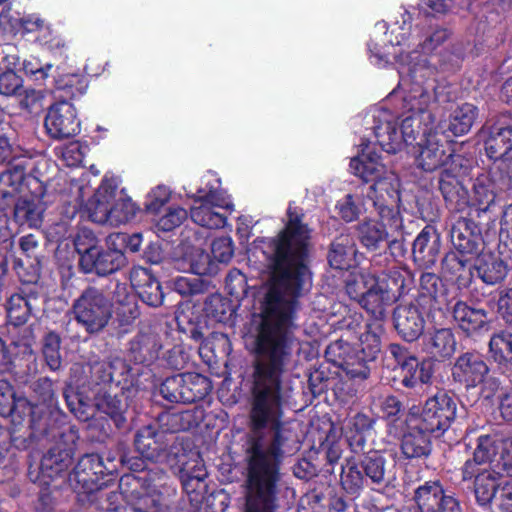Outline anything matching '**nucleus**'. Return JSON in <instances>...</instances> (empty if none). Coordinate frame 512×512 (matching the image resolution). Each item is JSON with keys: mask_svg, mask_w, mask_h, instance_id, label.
<instances>
[{"mask_svg": "<svg viewBox=\"0 0 512 512\" xmlns=\"http://www.w3.org/2000/svg\"><path fill=\"white\" fill-rule=\"evenodd\" d=\"M432 438L434 435L412 420L401 439L400 448L403 456L406 459L428 458L432 452Z\"/></svg>", "mask_w": 512, "mask_h": 512, "instance_id": "29", "label": "nucleus"}, {"mask_svg": "<svg viewBox=\"0 0 512 512\" xmlns=\"http://www.w3.org/2000/svg\"><path fill=\"white\" fill-rule=\"evenodd\" d=\"M452 316L458 328L468 337L479 335L490 329L489 312L467 302L458 300L452 308Z\"/></svg>", "mask_w": 512, "mask_h": 512, "instance_id": "23", "label": "nucleus"}, {"mask_svg": "<svg viewBox=\"0 0 512 512\" xmlns=\"http://www.w3.org/2000/svg\"><path fill=\"white\" fill-rule=\"evenodd\" d=\"M97 453L84 454L73 469L75 488L85 494H92L112 484L117 477V465L114 458L107 459Z\"/></svg>", "mask_w": 512, "mask_h": 512, "instance_id": "12", "label": "nucleus"}, {"mask_svg": "<svg viewBox=\"0 0 512 512\" xmlns=\"http://www.w3.org/2000/svg\"><path fill=\"white\" fill-rule=\"evenodd\" d=\"M490 368L482 354L477 351L461 353L455 360L451 374L454 382L466 389L481 386V393L490 398L498 389L499 383L490 377Z\"/></svg>", "mask_w": 512, "mask_h": 512, "instance_id": "10", "label": "nucleus"}, {"mask_svg": "<svg viewBox=\"0 0 512 512\" xmlns=\"http://www.w3.org/2000/svg\"><path fill=\"white\" fill-rule=\"evenodd\" d=\"M52 68V64L42 63L38 58L32 56L29 59H25L22 63L24 73L38 84L44 83Z\"/></svg>", "mask_w": 512, "mask_h": 512, "instance_id": "61", "label": "nucleus"}, {"mask_svg": "<svg viewBox=\"0 0 512 512\" xmlns=\"http://www.w3.org/2000/svg\"><path fill=\"white\" fill-rule=\"evenodd\" d=\"M171 198L170 190L165 186H158L153 189L145 201V211L149 214L157 215Z\"/></svg>", "mask_w": 512, "mask_h": 512, "instance_id": "63", "label": "nucleus"}, {"mask_svg": "<svg viewBox=\"0 0 512 512\" xmlns=\"http://www.w3.org/2000/svg\"><path fill=\"white\" fill-rule=\"evenodd\" d=\"M113 300L103 286L89 284L72 301L69 315L88 335L102 333L113 317Z\"/></svg>", "mask_w": 512, "mask_h": 512, "instance_id": "5", "label": "nucleus"}, {"mask_svg": "<svg viewBox=\"0 0 512 512\" xmlns=\"http://www.w3.org/2000/svg\"><path fill=\"white\" fill-rule=\"evenodd\" d=\"M120 306L116 310V317L114 319L115 329L118 336H123L129 333L135 321L140 316V310L136 303L118 300Z\"/></svg>", "mask_w": 512, "mask_h": 512, "instance_id": "53", "label": "nucleus"}, {"mask_svg": "<svg viewBox=\"0 0 512 512\" xmlns=\"http://www.w3.org/2000/svg\"><path fill=\"white\" fill-rule=\"evenodd\" d=\"M0 416L10 419V442L18 450L34 448L53 432L50 413L27 397L18 396L6 379H0Z\"/></svg>", "mask_w": 512, "mask_h": 512, "instance_id": "3", "label": "nucleus"}, {"mask_svg": "<svg viewBox=\"0 0 512 512\" xmlns=\"http://www.w3.org/2000/svg\"><path fill=\"white\" fill-rule=\"evenodd\" d=\"M367 199L382 220H387L391 230L403 229V218L398 209L401 201L400 180L393 172H388L373 182L366 192Z\"/></svg>", "mask_w": 512, "mask_h": 512, "instance_id": "9", "label": "nucleus"}, {"mask_svg": "<svg viewBox=\"0 0 512 512\" xmlns=\"http://www.w3.org/2000/svg\"><path fill=\"white\" fill-rule=\"evenodd\" d=\"M44 127L51 138L63 140L79 134L81 123L72 103L58 101L48 109L44 119Z\"/></svg>", "mask_w": 512, "mask_h": 512, "instance_id": "15", "label": "nucleus"}, {"mask_svg": "<svg viewBox=\"0 0 512 512\" xmlns=\"http://www.w3.org/2000/svg\"><path fill=\"white\" fill-rule=\"evenodd\" d=\"M199 206H194L190 210L191 220L202 227L208 229H220L223 228L227 223L225 215L216 212L212 207L200 202Z\"/></svg>", "mask_w": 512, "mask_h": 512, "instance_id": "52", "label": "nucleus"}, {"mask_svg": "<svg viewBox=\"0 0 512 512\" xmlns=\"http://www.w3.org/2000/svg\"><path fill=\"white\" fill-rule=\"evenodd\" d=\"M498 175L497 169L494 167V164H492L487 171L480 173L474 180V198L479 207L471 209L470 211L476 213L477 218H486L492 220V222L495 221V219H493L492 205L496 197L504 193V190L498 187Z\"/></svg>", "mask_w": 512, "mask_h": 512, "instance_id": "17", "label": "nucleus"}, {"mask_svg": "<svg viewBox=\"0 0 512 512\" xmlns=\"http://www.w3.org/2000/svg\"><path fill=\"white\" fill-rule=\"evenodd\" d=\"M124 392L121 394L112 395L110 392L104 391L98 393L95 397V407L100 413L109 417L117 429H122L127 423V412L129 404L124 397Z\"/></svg>", "mask_w": 512, "mask_h": 512, "instance_id": "34", "label": "nucleus"}, {"mask_svg": "<svg viewBox=\"0 0 512 512\" xmlns=\"http://www.w3.org/2000/svg\"><path fill=\"white\" fill-rule=\"evenodd\" d=\"M92 378L96 384H112L122 391H130L139 385L134 380L131 366L123 359L115 358L111 361H101L91 367Z\"/></svg>", "mask_w": 512, "mask_h": 512, "instance_id": "18", "label": "nucleus"}, {"mask_svg": "<svg viewBox=\"0 0 512 512\" xmlns=\"http://www.w3.org/2000/svg\"><path fill=\"white\" fill-rule=\"evenodd\" d=\"M19 60L17 55L4 57L7 69L0 73V94L3 96H22L23 78L14 71L20 64Z\"/></svg>", "mask_w": 512, "mask_h": 512, "instance_id": "48", "label": "nucleus"}, {"mask_svg": "<svg viewBox=\"0 0 512 512\" xmlns=\"http://www.w3.org/2000/svg\"><path fill=\"white\" fill-rule=\"evenodd\" d=\"M377 282L384 291L387 300L394 304L410 290V279L405 272L391 269L376 275Z\"/></svg>", "mask_w": 512, "mask_h": 512, "instance_id": "41", "label": "nucleus"}, {"mask_svg": "<svg viewBox=\"0 0 512 512\" xmlns=\"http://www.w3.org/2000/svg\"><path fill=\"white\" fill-rule=\"evenodd\" d=\"M470 257L449 251L442 260V271L458 289H468L474 279L473 265H470Z\"/></svg>", "mask_w": 512, "mask_h": 512, "instance_id": "32", "label": "nucleus"}, {"mask_svg": "<svg viewBox=\"0 0 512 512\" xmlns=\"http://www.w3.org/2000/svg\"><path fill=\"white\" fill-rule=\"evenodd\" d=\"M136 451L145 459L158 461L167 450L164 435L153 425L138 429L134 435Z\"/></svg>", "mask_w": 512, "mask_h": 512, "instance_id": "31", "label": "nucleus"}, {"mask_svg": "<svg viewBox=\"0 0 512 512\" xmlns=\"http://www.w3.org/2000/svg\"><path fill=\"white\" fill-rule=\"evenodd\" d=\"M438 188L449 208L457 209L461 203H465L467 190L460 177L451 169H443L440 172Z\"/></svg>", "mask_w": 512, "mask_h": 512, "instance_id": "37", "label": "nucleus"}, {"mask_svg": "<svg viewBox=\"0 0 512 512\" xmlns=\"http://www.w3.org/2000/svg\"><path fill=\"white\" fill-rule=\"evenodd\" d=\"M39 293L36 288H20L18 293L12 294L6 303V312L9 323L15 327L26 324L34 315L35 303Z\"/></svg>", "mask_w": 512, "mask_h": 512, "instance_id": "28", "label": "nucleus"}, {"mask_svg": "<svg viewBox=\"0 0 512 512\" xmlns=\"http://www.w3.org/2000/svg\"><path fill=\"white\" fill-rule=\"evenodd\" d=\"M485 134L484 149L487 157L494 163L507 160L505 157L512 151V125L499 121L483 128Z\"/></svg>", "mask_w": 512, "mask_h": 512, "instance_id": "24", "label": "nucleus"}, {"mask_svg": "<svg viewBox=\"0 0 512 512\" xmlns=\"http://www.w3.org/2000/svg\"><path fill=\"white\" fill-rule=\"evenodd\" d=\"M427 310H429L428 307L415 300L399 304L394 308V328L404 341L412 343L423 335Z\"/></svg>", "mask_w": 512, "mask_h": 512, "instance_id": "16", "label": "nucleus"}, {"mask_svg": "<svg viewBox=\"0 0 512 512\" xmlns=\"http://www.w3.org/2000/svg\"><path fill=\"white\" fill-rule=\"evenodd\" d=\"M26 176L25 167L21 163H8V168L0 175V184L19 193Z\"/></svg>", "mask_w": 512, "mask_h": 512, "instance_id": "60", "label": "nucleus"}, {"mask_svg": "<svg viewBox=\"0 0 512 512\" xmlns=\"http://www.w3.org/2000/svg\"><path fill=\"white\" fill-rule=\"evenodd\" d=\"M30 388L33 396L38 401V403L34 404L40 405L46 409L50 413L51 423H56V421L52 419V413L49 410L50 407L56 404V394L53 381L48 377H40L31 384Z\"/></svg>", "mask_w": 512, "mask_h": 512, "instance_id": "54", "label": "nucleus"}, {"mask_svg": "<svg viewBox=\"0 0 512 512\" xmlns=\"http://www.w3.org/2000/svg\"><path fill=\"white\" fill-rule=\"evenodd\" d=\"M170 287L179 295L188 297L208 291L210 281L200 277L177 276L171 280Z\"/></svg>", "mask_w": 512, "mask_h": 512, "instance_id": "55", "label": "nucleus"}, {"mask_svg": "<svg viewBox=\"0 0 512 512\" xmlns=\"http://www.w3.org/2000/svg\"><path fill=\"white\" fill-rule=\"evenodd\" d=\"M378 418L357 412L346 419L343 436L351 453H360L369 448L368 439L375 434Z\"/></svg>", "mask_w": 512, "mask_h": 512, "instance_id": "20", "label": "nucleus"}, {"mask_svg": "<svg viewBox=\"0 0 512 512\" xmlns=\"http://www.w3.org/2000/svg\"><path fill=\"white\" fill-rule=\"evenodd\" d=\"M497 314L501 321L512 329V287H506L499 291Z\"/></svg>", "mask_w": 512, "mask_h": 512, "instance_id": "64", "label": "nucleus"}, {"mask_svg": "<svg viewBox=\"0 0 512 512\" xmlns=\"http://www.w3.org/2000/svg\"><path fill=\"white\" fill-rule=\"evenodd\" d=\"M156 420L162 435L164 433L188 431L198 425V420L193 410L179 412L165 410L158 414Z\"/></svg>", "mask_w": 512, "mask_h": 512, "instance_id": "40", "label": "nucleus"}, {"mask_svg": "<svg viewBox=\"0 0 512 512\" xmlns=\"http://www.w3.org/2000/svg\"><path fill=\"white\" fill-rule=\"evenodd\" d=\"M434 363L430 359H418L413 364L406 366L402 373L390 378V385L396 390L406 388L415 390L423 385L432 383L434 375Z\"/></svg>", "mask_w": 512, "mask_h": 512, "instance_id": "26", "label": "nucleus"}, {"mask_svg": "<svg viewBox=\"0 0 512 512\" xmlns=\"http://www.w3.org/2000/svg\"><path fill=\"white\" fill-rule=\"evenodd\" d=\"M89 86V79L80 73L59 75L55 79V93L58 101H71L82 97Z\"/></svg>", "mask_w": 512, "mask_h": 512, "instance_id": "38", "label": "nucleus"}, {"mask_svg": "<svg viewBox=\"0 0 512 512\" xmlns=\"http://www.w3.org/2000/svg\"><path fill=\"white\" fill-rule=\"evenodd\" d=\"M136 292L141 301L148 306L159 307L163 304L165 295L162 285L147 269L141 271Z\"/></svg>", "mask_w": 512, "mask_h": 512, "instance_id": "46", "label": "nucleus"}, {"mask_svg": "<svg viewBox=\"0 0 512 512\" xmlns=\"http://www.w3.org/2000/svg\"><path fill=\"white\" fill-rule=\"evenodd\" d=\"M51 424L53 432L42 439L58 437V441L43 454L39 466L40 475L49 480L55 479L69 469L79 440V430L75 425L58 427L56 423Z\"/></svg>", "mask_w": 512, "mask_h": 512, "instance_id": "7", "label": "nucleus"}, {"mask_svg": "<svg viewBox=\"0 0 512 512\" xmlns=\"http://www.w3.org/2000/svg\"><path fill=\"white\" fill-rule=\"evenodd\" d=\"M456 415L455 397L448 391L440 389L426 399L421 412L412 420L434 435V438H440L451 427Z\"/></svg>", "mask_w": 512, "mask_h": 512, "instance_id": "11", "label": "nucleus"}, {"mask_svg": "<svg viewBox=\"0 0 512 512\" xmlns=\"http://www.w3.org/2000/svg\"><path fill=\"white\" fill-rule=\"evenodd\" d=\"M473 268L478 278L486 285L494 286L501 284L507 277L510 266L499 253L483 252L475 255Z\"/></svg>", "mask_w": 512, "mask_h": 512, "instance_id": "25", "label": "nucleus"}, {"mask_svg": "<svg viewBox=\"0 0 512 512\" xmlns=\"http://www.w3.org/2000/svg\"><path fill=\"white\" fill-rule=\"evenodd\" d=\"M476 213L469 211L466 217H458L449 229L450 242L454 252L462 257L474 258L482 250L484 239L482 226H489L491 220L483 221Z\"/></svg>", "mask_w": 512, "mask_h": 512, "instance_id": "14", "label": "nucleus"}, {"mask_svg": "<svg viewBox=\"0 0 512 512\" xmlns=\"http://www.w3.org/2000/svg\"><path fill=\"white\" fill-rule=\"evenodd\" d=\"M385 220L364 219L355 228L359 243L368 251H377L385 247H391L397 239L394 233L400 234L401 230H391Z\"/></svg>", "mask_w": 512, "mask_h": 512, "instance_id": "21", "label": "nucleus"}, {"mask_svg": "<svg viewBox=\"0 0 512 512\" xmlns=\"http://www.w3.org/2000/svg\"><path fill=\"white\" fill-rule=\"evenodd\" d=\"M212 390L211 380L197 372L179 373L166 377L159 393L169 403L191 404L203 400Z\"/></svg>", "mask_w": 512, "mask_h": 512, "instance_id": "13", "label": "nucleus"}, {"mask_svg": "<svg viewBox=\"0 0 512 512\" xmlns=\"http://www.w3.org/2000/svg\"><path fill=\"white\" fill-rule=\"evenodd\" d=\"M502 434L498 432L480 433L476 438V447L473 454L485 464L496 460L501 447Z\"/></svg>", "mask_w": 512, "mask_h": 512, "instance_id": "51", "label": "nucleus"}, {"mask_svg": "<svg viewBox=\"0 0 512 512\" xmlns=\"http://www.w3.org/2000/svg\"><path fill=\"white\" fill-rule=\"evenodd\" d=\"M425 345L433 357L447 360L455 353L457 342L451 328H434L428 333Z\"/></svg>", "mask_w": 512, "mask_h": 512, "instance_id": "39", "label": "nucleus"}, {"mask_svg": "<svg viewBox=\"0 0 512 512\" xmlns=\"http://www.w3.org/2000/svg\"><path fill=\"white\" fill-rule=\"evenodd\" d=\"M419 293L413 299L431 310L438 303V297L444 293L442 279L431 272H424L420 276Z\"/></svg>", "mask_w": 512, "mask_h": 512, "instance_id": "43", "label": "nucleus"}, {"mask_svg": "<svg viewBox=\"0 0 512 512\" xmlns=\"http://www.w3.org/2000/svg\"><path fill=\"white\" fill-rule=\"evenodd\" d=\"M478 113L477 106L467 102L463 103L450 114L446 131L456 137L467 134L475 123Z\"/></svg>", "mask_w": 512, "mask_h": 512, "instance_id": "42", "label": "nucleus"}, {"mask_svg": "<svg viewBox=\"0 0 512 512\" xmlns=\"http://www.w3.org/2000/svg\"><path fill=\"white\" fill-rule=\"evenodd\" d=\"M426 72L428 70L423 67H414L409 69L406 77L401 78V83L408 85L409 89L403 97L402 109L405 113L400 132L396 122L388 119L386 112L374 116L376 144L388 154H396L405 145H413L418 138L422 141L435 128V117L427 109L431 96L423 80Z\"/></svg>", "mask_w": 512, "mask_h": 512, "instance_id": "1", "label": "nucleus"}, {"mask_svg": "<svg viewBox=\"0 0 512 512\" xmlns=\"http://www.w3.org/2000/svg\"><path fill=\"white\" fill-rule=\"evenodd\" d=\"M203 311L206 319L226 324L236 314V307L229 298L213 293L205 299Z\"/></svg>", "mask_w": 512, "mask_h": 512, "instance_id": "44", "label": "nucleus"}, {"mask_svg": "<svg viewBox=\"0 0 512 512\" xmlns=\"http://www.w3.org/2000/svg\"><path fill=\"white\" fill-rule=\"evenodd\" d=\"M488 347L494 362L499 366L512 368V332L503 329L494 333Z\"/></svg>", "mask_w": 512, "mask_h": 512, "instance_id": "47", "label": "nucleus"}, {"mask_svg": "<svg viewBox=\"0 0 512 512\" xmlns=\"http://www.w3.org/2000/svg\"><path fill=\"white\" fill-rule=\"evenodd\" d=\"M357 247L349 235L341 234L330 244L327 253L329 266L342 274L357 268L356 264Z\"/></svg>", "mask_w": 512, "mask_h": 512, "instance_id": "30", "label": "nucleus"}, {"mask_svg": "<svg viewBox=\"0 0 512 512\" xmlns=\"http://www.w3.org/2000/svg\"><path fill=\"white\" fill-rule=\"evenodd\" d=\"M344 289L350 299L360 303L366 291L376 278L375 274L363 271L357 267L342 274Z\"/></svg>", "mask_w": 512, "mask_h": 512, "instance_id": "45", "label": "nucleus"}, {"mask_svg": "<svg viewBox=\"0 0 512 512\" xmlns=\"http://www.w3.org/2000/svg\"><path fill=\"white\" fill-rule=\"evenodd\" d=\"M178 332L196 344L203 343L208 332V323L204 315L194 307H187L176 313Z\"/></svg>", "mask_w": 512, "mask_h": 512, "instance_id": "33", "label": "nucleus"}, {"mask_svg": "<svg viewBox=\"0 0 512 512\" xmlns=\"http://www.w3.org/2000/svg\"><path fill=\"white\" fill-rule=\"evenodd\" d=\"M63 397L69 411L80 421H88L93 416L91 407L72 388L64 389Z\"/></svg>", "mask_w": 512, "mask_h": 512, "instance_id": "59", "label": "nucleus"}, {"mask_svg": "<svg viewBox=\"0 0 512 512\" xmlns=\"http://www.w3.org/2000/svg\"><path fill=\"white\" fill-rule=\"evenodd\" d=\"M163 350L161 336L154 331H139L127 343V359L136 364L149 367L160 357Z\"/></svg>", "mask_w": 512, "mask_h": 512, "instance_id": "19", "label": "nucleus"}, {"mask_svg": "<svg viewBox=\"0 0 512 512\" xmlns=\"http://www.w3.org/2000/svg\"><path fill=\"white\" fill-rule=\"evenodd\" d=\"M188 217V212L178 205L169 206L165 213L156 221L158 231L170 232L179 227Z\"/></svg>", "mask_w": 512, "mask_h": 512, "instance_id": "58", "label": "nucleus"}, {"mask_svg": "<svg viewBox=\"0 0 512 512\" xmlns=\"http://www.w3.org/2000/svg\"><path fill=\"white\" fill-rule=\"evenodd\" d=\"M397 453L392 450L367 448L360 453H351L341 464L340 486L356 499L366 487L373 490L385 487L389 482L390 464Z\"/></svg>", "mask_w": 512, "mask_h": 512, "instance_id": "4", "label": "nucleus"}, {"mask_svg": "<svg viewBox=\"0 0 512 512\" xmlns=\"http://www.w3.org/2000/svg\"><path fill=\"white\" fill-rule=\"evenodd\" d=\"M420 147L416 157L417 166L426 172H433L440 168L450 155L446 154L443 144L432 133L417 142Z\"/></svg>", "mask_w": 512, "mask_h": 512, "instance_id": "35", "label": "nucleus"}, {"mask_svg": "<svg viewBox=\"0 0 512 512\" xmlns=\"http://www.w3.org/2000/svg\"><path fill=\"white\" fill-rule=\"evenodd\" d=\"M440 251L441 234L433 225L427 224L413 241V262L419 268H431L437 263Z\"/></svg>", "mask_w": 512, "mask_h": 512, "instance_id": "22", "label": "nucleus"}, {"mask_svg": "<svg viewBox=\"0 0 512 512\" xmlns=\"http://www.w3.org/2000/svg\"><path fill=\"white\" fill-rule=\"evenodd\" d=\"M195 202H204L210 207L222 208L226 210H232L234 205L230 197L220 188L210 187L199 188L194 196Z\"/></svg>", "mask_w": 512, "mask_h": 512, "instance_id": "56", "label": "nucleus"}, {"mask_svg": "<svg viewBox=\"0 0 512 512\" xmlns=\"http://www.w3.org/2000/svg\"><path fill=\"white\" fill-rule=\"evenodd\" d=\"M117 192V179L104 176L93 197L87 203L89 216L93 222L119 226L135 217L137 205L129 197L117 198Z\"/></svg>", "mask_w": 512, "mask_h": 512, "instance_id": "6", "label": "nucleus"}, {"mask_svg": "<svg viewBox=\"0 0 512 512\" xmlns=\"http://www.w3.org/2000/svg\"><path fill=\"white\" fill-rule=\"evenodd\" d=\"M359 304L373 318L365 324L364 333L360 335L361 350L356 351L342 337L331 342L325 350L327 361L342 369L353 381H364L369 378L370 363L375 362L381 352V336L384 333L381 322L386 318L387 307L393 303L387 300L375 278Z\"/></svg>", "mask_w": 512, "mask_h": 512, "instance_id": "2", "label": "nucleus"}, {"mask_svg": "<svg viewBox=\"0 0 512 512\" xmlns=\"http://www.w3.org/2000/svg\"><path fill=\"white\" fill-rule=\"evenodd\" d=\"M225 290L237 301L246 298L249 292L246 275L237 268L231 269L225 278Z\"/></svg>", "mask_w": 512, "mask_h": 512, "instance_id": "57", "label": "nucleus"}, {"mask_svg": "<svg viewBox=\"0 0 512 512\" xmlns=\"http://www.w3.org/2000/svg\"><path fill=\"white\" fill-rule=\"evenodd\" d=\"M361 147V153L350 160L349 167L364 183H373L389 171L382 163L381 156L370 149L369 143H362Z\"/></svg>", "mask_w": 512, "mask_h": 512, "instance_id": "27", "label": "nucleus"}, {"mask_svg": "<svg viewBox=\"0 0 512 512\" xmlns=\"http://www.w3.org/2000/svg\"><path fill=\"white\" fill-rule=\"evenodd\" d=\"M95 237L90 243L81 242L78 236L75 240V249L79 255L78 267L83 274H95L100 277L109 276L121 270L127 264L123 250L109 245L95 243Z\"/></svg>", "mask_w": 512, "mask_h": 512, "instance_id": "8", "label": "nucleus"}, {"mask_svg": "<svg viewBox=\"0 0 512 512\" xmlns=\"http://www.w3.org/2000/svg\"><path fill=\"white\" fill-rule=\"evenodd\" d=\"M380 410L383 419L395 424L403 417L405 408L398 396L390 394L382 400Z\"/></svg>", "mask_w": 512, "mask_h": 512, "instance_id": "62", "label": "nucleus"}, {"mask_svg": "<svg viewBox=\"0 0 512 512\" xmlns=\"http://www.w3.org/2000/svg\"><path fill=\"white\" fill-rule=\"evenodd\" d=\"M61 343V336L55 331L45 333L42 338L41 353L46 366L53 372L62 368Z\"/></svg>", "mask_w": 512, "mask_h": 512, "instance_id": "50", "label": "nucleus"}, {"mask_svg": "<svg viewBox=\"0 0 512 512\" xmlns=\"http://www.w3.org/2000/svg\"><path fill=\"white\" fill-rule=\"evenodd\" d=\"M45 207L40 199L19 198L13 209V219L20 227L39 228Z\"/></svg>", "mask_w": 512, "mask_h": 512, "instance_id": "36", "label": "nucleus"}, {"mask_svg": "<svg viewBox=\"0 0 512 512\" xmlns=\"http://www.w3.org/2000/svg\"><path fill=\"white\" fill-rule=\"evenodd\" d=\"M498 480V473L494 470H485L482 475L473 481L474 495L479 506L491 505L498 490Z\"/></svg>", "mask_w": 512, "mask_h": 512, "instance_id": "49", "label": "nucleus"}]
</instances>
